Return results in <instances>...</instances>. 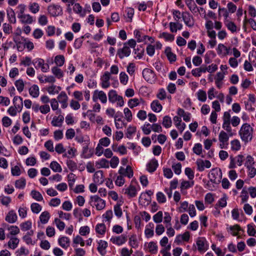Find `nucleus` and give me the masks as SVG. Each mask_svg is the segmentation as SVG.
I'll list each match as a JSON object with an SVG mask.
<instances>
[{"label":"nucleus","mask_w":256,"mask_h":256,"mask_svg":"<svg viewBox=\"0 0 256 256\" xmlns=\"http://www.w3.org/2000/svg\"><path fill=\"white\" fill-rule=\"evenodd\" d=\"M142 76L146 81L150 84L154 83L156 80L154 72L150 68H144L143 70Z\"/></svg>","instance_id":"6e6552de"},{"label":"nucleus","mask_w":256,"mask_h":256,"mask_svg":"<svg viewBox=\"0 0 256 256\" xmlns=\"http://www.w3.org/2000/svg\"><path fill=\"white\" fill-rule=\"evenodd\" d=\"M196 164L198 166V169L200 172L204 170L205 168H210L211 166V163L208 160H198L196 161Z\"/></svg>","instance_id":"a211bd4d"},{"label":"nucleus","mask_w":256,"mask_h":256,"mask_svg":"<svg viewBox=\"0 0 256 256\" xmlns=\"http://www.w3.org/2000/svg\"><path fill=\"white\" fill-rule=\"evenodd\" d=\"M96 165L98 168H108L109 162L105 158H102L96 162Z\"/></svg>","instance_id":"79ce46f5"},{"label":"nucleus","mask_w":256,"mask_h":256,"mask_svg":"<svg viewBox=\"0 0 256 256\" xmlns=\"http://www.w3.org/2000/svg\"><path fill=\"white\" fill-rule=\"evenodd\" d=\"M158 164L156 159H152L146 164V170L150 172H154L157 168Z\"/></svg>","instance_id":"393cba45"},{"label":"nucleus","mask_w":256,"mask_h":256,"mask_svg":"<svg viewBox=\"0 0 256 256\" xmlns=\"http://www.w3.org/2000/svg\"><path fill=\"white\" fill-rule=\"evenodd\" d=\"M208 178L214 183L220 182L222 178V172L220 169L216 168L212 169L208 174Z\"/></svg>","instance_id":"423d86ee"},{"label":"nucleus","mask_w":256,"mask_h":256,"mask_svg":"<svg viewBox=\"0 0 256 256\" xmlns=\"http://www.w3.org/2000/svg\"><path fill=\"white\" fill-rule=\"evenodd\" d=\"M240 198H241V204H244L248 201V190L246 188H243L242 190Z\"/></svg>","instance_id":"680f3d73"},{"label":"nucleus","mask_w":256,"mask_h":256,"mask_svg":"<svg viewBox=\"0 0 256 256\" xmlns=\"http://www.w3.org/2000/svg\"><path fill=\"white\" fill-rule=\"evenodd\" d=\"M162 125L166 128H169L172 126V120L170 116H166L163 118Z\"/></svg>","instance_id":"338daca9"},{"label":"nucleus","mask_w":256,"mask_h":256,"mask_svg":"<svg viewBox=\"0 0 256 256\" xmlns=\"http://www.w3.org/2000/svg\"><path fill=\"white\" fill-rule=\"evenodd\" d=\"M52 72L56 78L60 79L64 77V73L63 71L58 68V66H54L52 68Z\"/></svg>","instance_id":"f704fd0d"},{"label":"nucleus","mask_w":256,"mask_h":256,"mask_svg":"<svg viewBox=\"0 0 256 256\" xmlns=\"http://www.w3.org/2000/svg\"><path fill=\"white\" fill-rule=\"evenodd\" d=\"M30 195L32 198L36 201L41 202L44 200L42 194L36 190H32L31 192Z\"/></svg>","instance_id":"13d9d810"},{"label":"nucleus","mask_w":256,"mask_h":256,"mask_svg":"<svg viewBox=\"0 0 256 256\" xmlns=\"http://www.w3.org/2000/svg\"><path fill=\"white\" fill-rule=\"evenodd\" d=\"M96 234L104 235L106 232V226L104 224H98L96 226Z\"/></svg>","instance_id":"a19ab883"},{"label":"nucleus","mask_w":256,"mask_h":256,"mask_svg":"<svg viewBox=\"0 0 256 256\" xmlns=\"http://www.w3.org/2000/svg\"><path fill=\"white\" fill-rule=\"evenodd\" d=\"M230 48H228L222 44H219L216 48V52L218 55L226 56L229 54Z\"/></svg>","instance_id":"412c9836"},{"label":"nucleus","mask_w":256,"mask_h":256,"mask_svg":"<svg viewBox=\"0 0 256 256\" xmlns=\"http://www.w3.org/2000/svg\"><path fill=\"white\" fill-rule=\"evenodd\" d=\"M114 118L115 126L117 129H120L126 126V124L122 120L120 116L118 117V115H116Z\"/></svg>","instance_id":"4c0bfd02"},{"label":"nucleus","mask_w":256,"mask_h":256,"mask_svg":"<svg viewBox=\"0 0 256 256\" xmlns=\"http://www.w3.org/2000/svg\"><path fill=\"white\" fill-rule=\"evenodd\" d=\"M62 88L54 84H52L46 88V91L51 95H54L58 94L61 90Z\"/></svg>","instance_id":"cd10ccee"},{"label":"nucleus","mask_w":256,"mask_h":256,"mask_svg":"<svg viewBox=\"0 0 256 256\" xmlns=\"http://www.w3.org/2000/svg\"><path fill=\"white\" fill-rule=\"evenodd\" d=\"M26 185V179L24 178H21L15 182V186L18 189H23Z\"/></svg>","instance_id":"603ef678"},{"label":"nucleus","mask_w":256,"mask_h":256,"mask_svg":"<svg viewBox=\"0 0 256 256\" xmlns=\"http://www.w3.org/2000/svg\"><path fill=\"white\" fill-rule=\"evenodd\" d=\"M231 150L232 151H238L241 148V144L238 139H234L230 142Z\"/></svg>","instance_id":"58836bf2"},{"label":"nucleus","mask_w":256,"mask_h":256,"mask_svg":"<svg viewBox=\"0 0 256 256\" xmlns=\"http://www.w3.org/2000/svg\"><path fill=\"white\" fill-rule=\"evenodd\" d=\"M7 229L9 231V234L12 236L18 234L20 232V228L16 226L12 225L8 226Z\"/></svg>","instance_id":"5fc2aeb1"},{"label":"nucleus","mask_w":256,"mask_h":256,"mask_svg":"<svg viewBox=\"0 0 256 256\" xmlns=\"http://www.w3.org/2000/svg\"><path fill=\"white\" fill-rule=\"evenodd\" d=\"M64 120L63 116L60 114L58 116H54L52 120L51 124L55 127H60L62 126Z\"/></svg>","instance_id":"b1692460"},{"label":"nucleus","mask_w":256,"mask_h":256,"mask_svg":"<svg viewBox=\"0 0 256 256\" xmlns=\"http://www.w3.org/2000/svg\"><path fill=\"white\" fill-rule=\"evenodd\" d=\"M70 242V239L65 236H61L58 239V244L64 249H67L69 247Z\"/></svg>","instance_id":"4be33fe9"},{"label":"nucleus","mask_w":256,"mask_h":256,"mask_svg":"<svg viewBox=\"0 0 256 256\" xmlns=\"http://www.w3.org/2000/svg\"><path fill=\"white\" fill-rule=\"evenodd\" d=\"M139 186L136 182L132 180L128 186H125L122 189V192L128 198L136 197L138 190Z\"/></svg>","instance_id":"f03ea898"},{"label":"nucleus","mask_w":256,"mask_h":256,"mask_svg":"<svg viewBox=\"0 0 256 256\" xmlns=\"http://www.w3.org/2000/svg\"><path fill=\"white\" fill-rule=\"evenodd\" d=\"M134 34L135 38L137 39V41L138 42H142L146 40V37H148V36L146 35L142 36L141 32L138 30H136L134 31Z\"/></svg>","instance_id":"bf43d9fd"},{"label":"nucleus","mask_w":256,"mask_h":256,"mask_svg":"<svg viewBox=\"0 0 256 256\" xmlns=\"http://www.w3.org/2000/svg\"><path fill=\"white\" fill-rule=\"evenodd\" d=\"M38 79L42 83L49 82L54 84L56 81L55 78L52 76H40L38 77Z\"/></svg>","instance_id":"bb28decb"},{"label":"nucleus","mask_w":256,"mask_h":256,"mask_svg":"<svg viewBox=\"0 0 256 256\" xmlns=\"http://www.w3.org/2000/svg\"><path fill=\"white\" fill-rule=\"evenodd\" d=\"M89 204L92 208H96L98 210H102L106 206V201L97 195L90 196Z\"/></svg>","instance_id":"7ed1b4c3"},{"label":"nucleus","mask_w":256,"mask_h":256,"mask_svg":"<svg viewBox=\"0 0 256 256\" xmlns=\"http://www.w3.org/2000/svg\"><path fill=\"white\" fill-rule=\"evenodd\" d=\"M194 185V182L193 180L191 181H186L182 180L180 184V190L181 191H182L184 190L188 189L191 187H192Z\"/></svg>","instance_id":"ea45409f"},{"label":"nucleus","mask_w":256,"mask_h":256,"mask_svg":"<svg viewBox=\"0 0 256 256\" xmlns=\"http://www.w3.org/2000/svg\"><path fill=\"white\" fill-rule=\"evenodd\" d=\"M20 227L22 231L26 232L31 229L32 222L30 220H27L20 224Z\"/></svg>","instance_id":"864d4df0"},{"label":"nucleus","mask_w":256,"mask_h":256,"mask_svg":"<svg viewBox=\"0 0 256 256\" xmlns=\"http://www.w3.org/2000/svg\"><path fill=\"white\" fill-rule=\"evenodd\" d=\"M78 244H80L81 246H84L85 244V242L83 238L78 235L73 238L72 246L73 248H75V246H78Z\"/></svg>","instance_id":"e433bc0d"},{"label":"nucleus","mask_w":256,"mask_h":256,"mask_svg":"<svg viewBox=\"0 0 256 256\" xmlns=\"http://www.w3.org/2000/svg\"><path fill=\"white\" fill-rule=\"evenodd\" d=\"M30 11L32 14H36L40 10V6L36 2H30L28 5Z\"/></svg>","instance_id":"49530a36"},{"label":"nucleus","mask_w":256,"mask_h":256,"mask_svg":"<svg viewBox=\"0 0 256 256\" xmlns=\"http://www.w3.org/2000/svg\"><path fill=\"white\" fill-rule=\"evenodd\" d=\"M50 217V214L48 211H44L40 216V222L42 224H46L48 222Z\"/></svg>","instance_id":"2f4dec72"},{"label":"nucleus","mask_w":256,"mask_h":256,"mask_svg":"<svg viewBox=\"0 0 256 256\" xmlns=\"http://www.w3.org/2000/svg\"><path fill=\"white\" fill-rule=\"evenodd\" d=\"M92 100L94 102L100 100L102 103L106 104L107 102V96L104 91L96 90L93 92Z\"/></svg>","instance_id":"39448f33"},{"label":"nucleus","mask_w":256,"mask_h":256,"mask_svg":"<svg viewBox=\"0 0 256 256\" xmlns=\"http://www.w3.org/2000/svg\"><path fill=\"white\" fill-rule=\"evenodd\" d=\"M119 174L122 175L123 176H127L128 178H132L134 176L133 170L130 166H127L126 168L122 166L120 167L118 172Z\"/></svg>","instance_id":"4468645a"},{"label":"nucleus","mask_w":256,"mask_h":256,"mask_svg":"<svg viewBox=\"0 0 256 256\" xmlns=\"http://www.w3.org/2000/svg\"><path fill=\"white\" fill-rule=\"evenodd\" d=\"M127 240V236L126 235L122 234L120 236H112L110 241L114 244L121 246L124 244Z\"/></svg>","instance_id":"f8f14e48"},{"label":"nucleus","mask_w":256,"mask_h":256,"mask_svg":"<svg viewBox=\"0 0 256 256\" xmlns=\"http://www.w3.org/2000/svg\"><path fill=\"white\" fill-rule=\"evenodd\" d=\"M16 256H22L24 255L27 256L29 254V251L24 246L20 247L16 252Z\"/></svg>","instance_id":"774afa93"},{"label":"nucleus","mask_w":256,"mask_h":256,"mask_svg":"<svg viewBox=\"0 0 256 256\" xmlns=\"http://www.w3.org/2000/svg\"><path fill=\"white\" fill-rule=\"evenodd\" d=\"M48 11L49 14L52 16H57L62 14V8L58 4H52L48 8Z\"/></svg>","instance_id":"0eeeda50"},{"label":"nucleus","mask_w":256,"mask_h":256,"mask_svg":"<svg viewBox=\"0 0 256 256\" xmlns=\"http://www.w3.org/2000/svg\"><path fill=\"white\" fill-rule=\"evenodd\" d=\"M34 64H37L36 68H40L43 72H46L50 70V66L48 64L45 63L44 60L40 58H36L34 60Z\"/></svg>","instance_id":"9d476101"},{"label":"nucleus","mask_w":256,"mask_h":256,"mask_svg":"<svg viewBox=\"0 0 256 256\" xmlns=\"http://www.w3.org/2000/svg\"><path fill=\"white\" fill-rule=\"evenodd\" d=\"M154 224L150 222H149L146 226L144 230V234L146 238H152L154 235Z\"/></svg>","instance_id":"5701e85b"},{"label":"nucleus","mask_w":256,"mask_h":256,"mask_svg":"<svg viewBox=\"0 0 256 256\" xmlns=\"http://www.w3.org/2000/svg\"><path fill=\"white\" fill-rule=\"evenodd\" d=\"M229 134H228L224 130L220 132L218 135V140L220 142H228L229 139Z\"/></svg>","instance_id":"3c124183"},{"label":"nucleus","mask_w":256,"mask_h":256,"mask_svg":"<svg viewBox=\"0 0 256 256\" xmlns=\"http://www.w3.org/2000/svg\"><path fill=\"white\" fill-rule=\"evenodd\" d=\"M107 247L108 243L106 241L100 240L98 242V250L102 255H104L106 254L105 250Z\"/></svg>","instance_id":"72a5a7b5"},{"label":"nucleus","mask_w":256,"mask_h":256,"mask_svg":"<svg viewBox=\"0 0 256 256\" xmlns=\"http://www.w3.org/2000/svg\"><path fill=\"white\" fill-rule=\"evenodd\" d=\"M160 38H164L166 41L172 42L174 40V36L166 32H163L160 34Z\"/></svg>","instance_id":"69168bd1"},{"label":"nucleus","mask_w":256,"mask_h":256,"mask_svg":"<svg viewBox=\"0 0 256 256\" xmlns=\"http://www.w3.org/2000/svg\"><path fill=\"white\" fill-rule=\"evenodd\" d=\"M104 180L103 172L102 170H98L96 172L93 176V180L95 184H101Z\"/></svg>","instance_id":"6ab92c4d"},{"label":"nucleus","mask_w":256,"mask_h":256,"mask_svg":"<svg viewBox=\"0 0 256 256\" xmlns=\"http://www.w3.org/2000/svg\"><path fill=\"white\" fill-rule=\"evenodd\" d=\"M196 96L198 100L202 102H205L206 100V94L204 90H199L196 93Z\"/></svg>","instance_id":"a18cd8bd"},{"label":"nucleus","mask_w":256,"mask_h":256,"mask_svg":"<svg viewBox=\"0 0 256 256\" xmlns=\"http://www.w3.org/2000/svg\"><path fill=\"white\" fill-rule=\"evenodd\" d=\"M190 233L189 232H185L184 234H178L176 236L174 242L178 244H180L183 242H188L190 238Z\"/></svg>","instance_id":"ddd939ff"},{"label":"nucleus","mask_w":256,"mask_h":256,"mask_svg":"<svg viewBox=\"0 0 256 256\" xmlns=\"http://www.w3.org/2000/svg\"><path fill=\"white\" fill-rule=\"evenodd\" d=\"M94 112L92 110H88L86 111V112H83L82 115L84 117H86V116H88L89 120L92 122H95V118L96 116V114H94Z\"/></svg>","instance_id":"4d7b16f0"},{"label":"nucleus","mask_w":256,"mask_h":256,"mask_svg":"<svg viewBox=\"0 0 256 256\" xmlns=\"http://www.w3.org/2000/svg\"><path fill=\"white\" fill-rule=\"evenodd\" d=\"M19 242L20 240L18 238L12 236L10 238L8 242V245L9 248L14 250L18 247Z\"/></svg>","instance_id":"7c9ffc66"},{"label":"nucleus","mask_w":256,"mask_h":256,"mask_svg":"<svg viewBox=\"0 0 256 256\" xmlns=\"http://www.w3.org/2000/svg\"><path fill=\"white\" fill-rule=\"evenodd\" d=\"M254 128L249 124H242L238 132L242 140L245 144L250 142L253 138Z\"/></svg>","instance_id":"f257e3e1"},{"label":"nucleus","mask_w":256,"mask_h":256,"mask_svg":"<svg viewBox=\"0 0 256 256\" xmlns=\"http://www.w3.org/2000/svg\"><path fill=\"white\" fill-rule=\"evenodd\" d=\"M142 130L144 134L146 135H148L150 134L151 132L152 129V124L146 122L142 127Z\"/></svg>","instance_id":"0e129e2a"},{"label":"nucleus","mask_w":256,"mask_h":256,"mask_svg":"<svg viewBox=\"0 0 256 256\" xmlns=\"http://www.w3.org/2000/svg\"><path fill=\"white\" fill-rule=\"evenodd\" d=\"M54 62L56 66H62L65 62V58L63 55H57L54 58Z\"/></svg>","instance_id":"37998d69"},{"label":"nucleus","mask_w":256,"mask_h":256,"mask_svg":"<svg viewBox=\"0 0 256 256\" xmlns=\"http://www.w3.org/2000/svg\"><path fill=\"white\" fill-rule=\"evenodd\" d=\"M224 22L228 30L232 34L237 32L240 30L234 22L230 20H224Z\"/></svg>","instance_id":"dca6fc26"},{"label":"nucleus","mask_w":256,"mask_h":256,"mask_svg":"<svg viewBox=\"0 0 256 256\" xmlns=\"http://www.w3.org/2000/svg\"><path fill=\"white\" fill-rule=\"evenodd\" d=\"M163 213L162 211H158L152 216L153 220L156 224H160L162 221Z\"/></svg>","instance_id":"8fccbe9b"},{"label":"nucleus","mask_w":256,"mask_h":256,"mask_svg":"<svg viewBox=\"0 0 256 256\" xmlns=\"http://www.w3.org/2000/svg\"><path fill=\"white\" fill-rule=\"evenodd\" d=\"M182 20L185 24L189 28H192L194 24V20L192 15L188 12H184L182 13Z\"/></svg>","instance_id":"1a4fd4ad"},{"label":"nucleus","mask_w":256,"mask_h":256,"mask_svg":"<svg viewBox=\"0 0 256 256\" xmlns=\"http://www.w3.org/2000/svg\"><path fill=\"white\" fill-rule=\"evenodd\" d=\"M7 16L9 21L11 23H16V14L14 10L12 8H10L7 10Z\"/></svg>","instance_id":"c03bdc74"},{"label":"nucleus","mask_w":256,"mask_h":256,"mask_svg":"<svg viewBox=\"0 0 256 256\" xmlns=\"http://www.w3.org/2000/svg\"><path fill=\"white\" fill-rule=\"evenodd\" d=\"M50 167L54 172H60L62 171V168L60 164L56 161H52L50 164Z\"/></svg>","instance_id":"6e6d98bb"},{"label":"nucleus","mask_w":256,"mask_h":256,"mask_svg":"<svg viewBox=\"0 0 256 256\" xmlns=\"http://www.w3.org/2000/svg\"><path fill=\"white\" fill-rule=\"evenodd\" d=\"M110 73L106 72L100 78V86L103 88H108L110 86Z\"/></svg>","instance_id":"9b49d317"},{"label":"nucleus","mask_w":256,"mask_h":256,"mask_svg":"<svg viewBox=\"0 0 256 256\" xmlns=\"http://www.w3.org/2000/svg\"><path fill=\"white\" fill-rule=\"evenodd\" d=\"M119 96H120L117 94L115 90H110L108 93L109 102L112 104L116 102Z\"/></svg>","instance_id":"c9c22d12"},{"label":"nucleus","mask_w":256,"mask_h":256,"mask_svg":"<svg viewBox=\"0 0 256 256\" xmlns=\"http://www.w3.org/2000/svg\"><path fill=\"white\" fill-rule=\"evenodd\" d=\"M149 252L152 254H155L158 252V246L154 242H150L148 244V246Z\"/></svg>","instance_id":"052dcab7"},{"label":"nucleus","mask_w":256,"mask_h":256,"mask_svg":"<svg viewBox=\"0 0 256 256\" xmlns=\"http://www.w3.org/2000/svg\"><path fill=\"white\" fill-rule=\"evenodd\" d=\"M112 148L114 152H118L121 155H124L127 154V149L124 145L118 146L117 144H113Z\"/></svg>","instance_id":"a878e982"},{"label":"nucleus","mask_w":256,"mask_h":256,"mask_svg":"<svg viewBox=\"0 0 256 256\" xmlns=\"http://www.w3.org/2000/svg\"><path fill=\"white\" fill-rule=\"evenodd\" d=\"M20 22L23 24H31L34 22V18L30 14H24L18 17Z\"/></svg>","instance_id":"aec40b11"},{"label":"nucleus","mask_w":256,"mask_h":256,"mask_svg":"<svg viewBox=\"0 0 256 256\" xmlns=\"http://www.w3.org/2000/svg\"><path fill=\"white\" fill-rule=\"evenodd\" d=\"M30 94L34 98H36L40 94V89L36 84L32 85L29 89Z\"/></svg>","instance_id":"473e14b6"},{"label":"nucleus","mask_w":256,"mask_h":256,"mask_svg":"<svg viewBox=\"0 0 256 256\" xmlns=\"http://www.w3.org/2000/svg\"><path fill=\"white\" fill-rule=\"evenodd\" d=\"M228 196L226 194H224L218 200L216 206H218L222 208H224L227 204Z\"/></svg>","instance_id":"09e8293b"},{"label":"nucleus","mask_w":256,"mask_h":256,"mask_svg":"<svg viewBox=\"0 0 256 256\" xmlns=\"http://www.w3.org/2000/svg\"><path fill=\"white\" fill-rule=\"evenodd\" d=\"M193 246H196L200 254L204 253L209 248L208 242L204 237L198 238L196 240V244H194Z\"/></svg>","instance_id":"20e7f679"},{"label":"nucleus","mask_w":256,"mask_h":256,"mask_svg":"<svg viewBox=\"0 0 256 256\" xmlns=\"http://www.w3.org/2000/svg\"><path fill=\"white\" fill-rule=\"evenodd\" d=\"M165 54L170 62H174L176 59V55L172 52L170 47H166L165 50Z\"/></svg>","instance_id":"c756f323"},{"label":"nucleus","mask_w":256,"mask_h":256,"mask_svg":"<svg viewBox=\"0 0 256 256\" xmlns=\"http://www.w3.org/2000/svg\"><path fill=\"white\" fill-rule=\"evenodd\" d=\"M152 110L155 112H159L162 109V106L157 100H153L150 104Z\"/></svg>","instance_id":"c85d7f7f"},{"label":"nucleus","mask_w":256,"mask_h":256,"mask_svg":"<svg viewBox=\"0 0 256 256\" xmlns=\"http://www.w3.org/2000/svg\"><path fill=\"white\" fill-rule=\"evenodd\" d=\"M131 54V50L128 46L126 44L124 45L122 48H119L117 52V55L120 59L124 58V57L128 56Z\"/></svg>","instance_id":"2eb2a0df"},{"label":"nucleus","mask_w":256,"mask_h":256,"mask_svg":"<svg viewBox=\"0 0 256 256\" xmlns=\"http://www.w3.org/2000/svg\"><path fill=\"white\" fill-rule=\"evenodd\" d=\"M30 208L34 214H38L42 210V206L38 203L34 202L30 205Z\"/></svg>","instance_id":"e2e57ef3"},{"label":"nucleus","mask_w":256,"mask_h":256,"mask_svg":"<svg viewBox=\"0 0 256 256\" xmlns=\"http://www.w3.org/2000/svg\"><path fill=\"white\" fill-rule=\"evenodd\" d=\"M74 11L78 14H79L81 16H84L86 15L85 11H82V8L78 3H76L73 8Z\"/></svg>","instance_id":"de8ad7c7"},{"label":"nucleus","mask_w":256,"mask_h":256,"mask_svg":"<svg viewBox=\"0 0 256 256\" xmlns=\"http://www.w3.org/2000/svg\"><path fill=\"white\" fill-rule=\"evenodd\" d=\"M17 220V214L13 210H10L5 217V220L10 224H14Z\"/></svg>","instance_id":"f3484780"}]
</instances>
